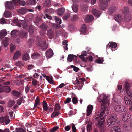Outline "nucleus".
Instances as JSON below:
<instances>
[{"label":"nucleus","instance_id":"f257e3e1","mask_svg":"<svg viewBox=\"0 0 132 132\" xmlns=\"http://www.w3.org/2000/svg\"><path fill=\"white\" fill-rule=\"evenodd\" d=\"M14 22L19 27H20L22 26V27L25 29L26 28L27 26V23L26 21L23 20H13Z\"/></svg>","mask_w":132,"mask_h":132},{"label":"nucleus","instance_id":"f03ea898","mask_svg":"<svg viewBox=\"0 0 132 132\" xmlns=\"http://www.w3.org/2000/svg\"><path fill=\"white\" fill-rule=\"evenodd\" d=\"M37 44L38 46L42 47L43 49L45 50L48 48V46L46 45V42L43 40L41 39L38 38L37 40Z\"/></svg>","mask_w":132,"mask_h":132},{"label":"nucleus","instance_id":"7ed1b4c3","mask_svg":"<svg viewBox=\"0 0 132 132\" xmlns=\"http://www.w3.org/2000/svg\"><path fill=\"white\" fill-rule=\"evenodd\" d=\"M130 87V85L128 83L127 81H126L125 84L124 89L126 90L128 95L130 97L132 98V91H130L129 92Z\"/></svg>","mask_w":132,"mask_h":132},{"label":"nucleus","instance_id":"20e7f679","mask_svg":"<svg viewBox=\"0 0 132 132\" xmlns=\"http://www.w3.org/2000/svg\"><path fill=\"white\" fill-rule=\"evenodd\" d=\"M5 6L7 9L9 10H12L14 8V6L15 5V3L13 2L12 1L10 2L7 1L6 2Z\"/></svg>","mask_w":132,"mask_h":132},{"label":"nucleus","instance_id":"39448f33","mask_svg":"<svg viewBox=\"0 0 132 132\" xmlns=\"http://www.w3.org/2000/svg\"><path fill=\"white\" fill-rule=\"evenodd\" d=\"M115 109L117 112L120 113L123 112L126 110L125 107L122 105L115 106Z\"/></svg>","mask_w":132,"mask_h":132},{"label":"nucleus","instance_id":"423d86ee","mask_svg":"<svg viewBox=\"0 0 132 132\" xmlns=\"http://www.w3.org/2000/svg\"><path fill=\"white\" fill-rule=\"evenodd\" d=\"M114 18L115 20L119 23L123 21L122 16L120 14L115 15L114 16Z\"/></svg>","mask_w":132,"mask_h":132},{"label":"nucleus","instance_id":"0eeeda50","mask_svg":"<svg viewBox=\"0 0 132 132\" xmlns=\"http://www.w3.org/2000/svg\"><path fill=\"white\" fill-rule=\"evenodd\" d=\"M31 9H28L25 7L21 8L19 9L18 11V13L22 14V15L25 14L28 11H30Z\"/></svg>","mask_w":132,"mask_h":132},{"label":"nucleus","instance_id":"6e6552de","mask_svg":"<svg viewBox=\"0 0 132 132\" xmlns=\"http://www.w3.org/2000/svg\"><path fill=\"white\" fill-rule=\"evenodd\" d=\"M47 34L49 38L50 39H51L54 37V33L53 30L50 29L47 31Z\"/></svg>","mask_w":132,"mask_h":132},{"label":"nucleus","instance_id":"1a4fd4ad","mask_svg":"<svg viewBox=\"0 0 132 132\" xmlns=\"http://www.w3.org/2000/svg\"><path fill=\"white\" fill-rule=\"evenodd\" d=\"M93 16L91 15H87L85 17V21L86 22H91L93 19Z\"/></svg>","mask_w":132,"mask_h":132},{"label":"nucleus","instance_id":"9d476101","mask_svg":"<svg viewBox=\"0 0 132 132\" xmlns=\"http://www.w3.org/2000/svg\"><path fill=\"white\" fill-rule=\"evenodd\" d=\"M92 13L95 16L99 17L101 15V12L99 10L94 9L92 10Z\"/></svg>","mask_w":132,"mask_h":132},{"label":"nucleus","instance_id":"9b49d317","mask_svg":"<svg viewBox=\"0 0 132 132\" xmlns=\"http://www.w3.org/2000/svg\"><path fill=\"white\" fill-rule=\"evenodd\" d=\"M122 14L124 15L130 14L129 12V9L128 7H125L122 10Z\"/></svg>","mask_w":132,"mask_h":132},{"label":"nucleus","instance_id":"f8f14e48","mask_svg":"<svg viewBox=\"0 0 132 132\" xmlns=\"http://www.w3.org/2000/svg\"><path fill=\"white\" fill-rule=\"evenodd\" d=\"M111 132H121V129L119 126H114L111 128Z\"/></svg>","mask_w":132,"mask_h":132},{"label":"nucleus","instance_id":"ddd939ff","mask_svg":"<svg viewBox=\"0 0 132 132\" xmlns=\"http://www.w3.org/2000/svg\"><path fill=\"white\" fill-rule=\"evenodd\" d=\"M53 55V53L52 50L49 49L46 52V55L47 57L50 58L52 57Z\"/></svg>","mask_w":132,"mask_h":132},{"label":"nucleus","instance_id":"4468645a","mask_svg":"<svg viewBox=\"0 0 132 132\" xmlns=\"http://www.w3.org/2000/svg\"><path fill=\"white\" fill-rule=\"evenodd\" d=\"M26 29L28 31L30 35H32L34 32L33 27L32 25H28Z\"/></svg>","mask_w":132,"mask_h":132},{"label":"nucleus","instance_id":"2eb2a0df","mask_svg":"<svg viewBox=\"0 0 132 132\" xmlns=\"http://www.w3.org/2000/svg\"><path fill=\"white\" fill-rule=\"evenodd\" d=\"M101 111V112L100 113V116H102L103 117H104V114H105V115H104V116H105L106 114H107L109 113V112L107 108L103 109H102Z\"/></svg>","mask_w":132,"mask_h":132},{"label":"nucleus","instance_id":"dca6fc26","mask_svg":"<svg viewBox=\"0 0 132 132\" xmlns=\"http://www.w3.org/2000/svg\"><path fill=\"white\" fill-rule=\"evenodd\" d=\"M110 118H109L107 121V124L108 125L110 126L114 125L115 123L116 120H114L113 118L111 119Z\"/></svg>","mask_w":132,"mask_h":132},{"label":"nucleus","instance_id":"f3484780","mask_svg":"<svg viewBox=\"0 0 132 132\" xmlns=\"http://www.w3.org/2000/svg\"><path fill=\"white\" fill-rule=\"evenodd\" d=\"M65 9L63 8H60L57 10V13L59 16L62 15L64 13Z\"/></svg>","mask_w":132,"mask_h":132},{"label":"nucleus","instance_id":"a211bd4d","mask_svg":"<svg viewBox=\"0 0 132 132\" xmlns=\"http://www.w3.org/2000/svg\"><path fill=\"white\" fill-rule=\"evenodd\" d=\"M79 80L81 81V82H80L79 80L76 79V83H78L79 85H81V88H80V89H81L82 87L83 84V82L85 81V79L83 78H80L79 79Z\"/></svg>","mask_w":132,"mask_h":132},{"label":"nucleus","instance_id":"6ab92c4d","mask_svg":"<svg viewBox=\"0 0 132 132\" xmlns=\"http://www.w3.org/2000/svg\"><path fill=\"white\" fill-rule=\"evenodd\" d=\"M21 54V53L20 51H17L14 54L13 59L14 60L17 59L20 56Z\"/></svg>","mask_w":132,"mask_h":132},{"label":"nucleus","instance_id":"aec40b11","mask_svg":"<svg viewBox=\"0 0 132 132\" xmlns=\"http://www.w3.org/2000/svg\"><path fill=\"white\" fill-rule=\"evenodd\" d=\"M93 107L92 105H89L87 108V116H89L91 113Z\"/></svg>","mask_w":132,"mask_h":132},{"label":"nucleus","instance_id":"412c9836","mask_svg":"<svg viewBox=\"0 0 132 132\" xmlns=\"http://www.w3.org/2000/svg\"><path fill=\"white\" fill-rule=\"evenodd\" d=\"M100 9L102 10H104L107 7V3H105L103 2V3H100Z\"/></svg>","mask_w":132,"mask_h":132},{"label":"nucleus","instance_id":"4be33fe9","mask_svg":"<svg viewBox=\"0 0 132 132\" xmlns=\"http://www.w3.org/2000/svg\"><path fill=\"white\" fill-rule=\"evenodd\" d=\"M7 35V32L4 30H2L0 32V39H2L3 38Z\"/></svg>","mask_w":132,"mask_h":132},{"label":"nucleus","instance_id":"5701e85b","mask_svg":"<svg viewBox=\"0 0 132 132\" xmlns=\"http://www.w3.org/2000/svg\"><path fill=\"white\" fill-rule=\"evenodd\" d=\"M116 9V7H114L110 8L108 10V13L110 15L112 14L115 11Z\"/></svg>","mask_w":132,"mask_h":132},{"label":"nucleus","instance_id":"b1692460","mask_svg":"<svg viewBox=\"0 0 132 132\" xmlns=\"http://www.w3.org/2000/svg\"><path fill=\"white\" fill-rule=\"evenodd\" d=\"M9 39V38L6 37L5 39L3 40L2 43L4 47H6L8 46V42Z\"/></svg>","mask_w":132,"mask_h":132},{"label":"nucleus","instance_id":"393cba45","mask_svg":"<svg viewBox=\"0 0 132 132\" xmlns=\"http://www.w3.org/2000/svg\"><path fill=\"white\" fill-rule=\"evenodd\" d=\"M40 28L43 31H46L47 29L48 26L44 23H43L40 26Z\"/></svg>","mask_w":132,"mask_h":132},{"label":"nucleus","instance_id":"a878e982","mask_svg":"<svg viewBox=\"0 0 132 132\" xmlns=\"http://www.w3.org/2000/svg\"><path fill=\"white\" fill-rule=\"evenodd\" d=\"M35 40L34 38H31L27 42V44L29 46H31L34 42Z\"/></svg>","mask_w":132,"mask_h":132},{"label":"nucleus","instance_id":"bb28decb","mask_svg":"<svg viewBox=\"0 0 132 132\" xmlns=\"http://www.w3.org/2000/svg\"><path fill=\"white\" fill-rule=\"evenodd\" d=\"M43 105L44 110L45 111H47L48 110L47 105L45 101H43Z\"/></svg>","mask_w":132,"mask_h":132},{"label":"nucleus","instance_id":"cd10ccee","mask_svg":"<svg viewBox=\"0 0 132 132\" xmlns=\"http://www.w3.org/2000/svg\"><path fill=\"white\" fill-rule=\"evenodd\" d=\"M27 34L26 33L23 31H20L19 34V36L22 38H24Z\"/></svg>","mask_w":132,"mask_h":132},{"label":"nucleus","instance_id":"c85d7f7f","mask_svg":"<svg viewBox=\"0 0 132 132\" xmlns=\"http://www.w3.org/2000/svg\"><path fill=\"white\" fill-rule=\"evenodd\" d=\"M99 120H98V122L97 124V125H100V124H103L104 122V117L101 116L99 118Z\"/></svg>","mask_w":132,"mask_h":132},{"label":"nucleus","instance_id":"c756f323","mask_svg":"<svg viewBox=\"0 0 132 132\" xmlns=\"http://www.w3.org/2000/svg\"><path fill=\"white\" fill-rule=\"evenodd\" d=\"M60 113L59 111H54L52 113L51 115V117L52 118H54L55 117L58 116L60 114Z\"/></svg>","mask_w":132,"mask_h":132},{"label":"nucleus","instance_id":"7c9ffc66","mask_svg":"<svg viewBox=\"0 0 132 132\" xmlns=\"http://www.w3.org/2000/svg\"><path fill=\"white\" fill-rule=\"evenodd\" d=\"M4 91L6 92H9L11 91V88L9 86H3Z\"/></svg>","mask_w":132,"mask_h":132},{"label":"nucleus","instance_id":"2f4dec72","mask_svg":"<svg viewBox=\"0 0 132 132\" xmlns=\"http://www.w3.org/2000/svg\"><path fill=\"white\" fill-rule=\"evenodd\" d=\"M75 56V55H69L67 58V59L69 62H71Z\"/></svg>","mask_w":132,"mask_h":132},{"label":"nucleus","instance_id":"473e14b6","mask_svg":"<svg viewBox=\"0 0 132 132\" xmlns=\"http://www.w3.org/2000/svg\"><path fill=\"white\" fill-rule=\"evenodd\" d=\"M130 117V115L129 114L128 116L127 115V116L125 115L123 117L122 120L126 122H127L129 120Z\"/></svg>","mask_w":132,"mask_h":132},{"label":"nucleus","instance_id":"72a5a7b5","mask_svg":"<svg viewBox=\"0 0 132 132\" xmlns=\"http://www.w3.org/2000/svg\"><path fill=\"white\" fill-rule=\"evenodd\" d=\"M40 55L38 53H33L31 57L32 58L34 59H35L37 57H40Z\"/></svg>","mask_w":132,"mask_h":132},{"label":"nucleus","instance_id":"f704fd0d","mask_svg":"<svg viewBox=\"0 0 132 132\" xmlns=\"http://www.w3.org/2000/svg\"><path fill=\"white\" fill-rule=\"evenodd\" d=\"M130 14L124 15V18L125 20L127 22H129L130 21Z\"/></svg>","mask_w":132,"mask_h":132},{"label":"nucleus","instance_id":"c9c22d12","mask_svg":"<svg viewBox=\"0 0 132 132\" xmlns=\"http://www.w3.org/2000/svg\"><path fill=\"white\" fill-rule=\"evenodd\" d=\"M78 7V6L76 4L73 5L72 6L73 11L75 12H76L77 11Z\"/></svg>","mask_w":132,"mask_h":132},{"label":"nucleus","instance_id":"e433bc0d","mask_svg":"<svg viewBox=\"0 0 132 132\" xmlns=\"http://www.w3.org/2000/svg\"><path fill=\"white\" fill-rule=\"evenodd\" d=\"M108 106V104L106 102H105L102 103L101 105V107L102 109L105 108H107V107Z\"/></svg>","mask_w":132,"mask_h":132},{"label":"nucleus","instance_id":"4c0bfd02","mask_svg":"<svg viewBox=\"0 0 132 132\" xmlns=\"http://www.w3.org/2000/svg\"><path fill=\"white\" fill-rule=\"evenodd\" d=\"M122 127L123 129L126 130H129L130 129V126L127 124H124L122 126Z\"/></svg>","mask_w":132,"mask_h":132},{"label":"nucleus","instance_id":"58836bf2","mask_svg":"<svg viewBox=\"0 0 132 132\" xmlns=\"http://www.w3.org/2000/svg\"><path fill=\"white\" fill-rule=\"evenodd\" d=\"M12 94L14 96L18 97L20 94V93L18 91L13 90L12 92Z\"/></svg>","mask_w":132,"mask_h":132},{"label":"nucleus","instance_id":"ea45409f","mask_svg":"<svg viewBox=\"0 0 132 132\" xmlns=\"http://www.w3.org/2000/svg\"><path fill=\"white\" fill-rule=\"evenodd\" d=\"M29 55L27 53H25L23 55L22 59L23 60L26 61L29 59Z\"/></svg>","mask_w":132,"mask_h":132},{"label":"nucleus","instance_id":"a19ab883","mask_svg":"<svg viewBox=\"0 0 132 132\" xmlns=\"http://www.w3.org/2000/svg\"><path fill=\"white\" fill-rule=\"evenodd\" d=\"M4 16L6 18L10 16L11 15V13L9 11H7L4 12Z\"/></svg>","mask_w":132,"mask_h":132},{"label":"nucleus","instance_id":"79ce46f5","mask_svg":"<svg viewBox=\"0 0 132 132\" xmlns=\"http://www.w3.org/2000/svg\"><path fill=\"white\" fill-rule=\"evenodd\" d=\"M17 32V31L16 30H14L12 31L11 34L12 36L14 38H15L16 37V33Z\"/></svg>","mask_w":132,"mask_h":132},{"label":"nucleus","instance_id":"37998d69","mask_svg":"<svg viewBox=\"0 0 132 132\" xmlns=\"http://www.w3.org/2000/svg\"><path fill=\"white\" fill-rule=\"evenodd\" d=\"M91 124V122H89L88 123L87 125V129L88 131H90L92 130Z\"/></svg>","mask_w":132,"mask_h":132},{"label":"nucleus","instance_id":"c03bdc74","mask_svg":"<svg viewBox=\"0 0 132 132\" xmlns=\"http://www.w3.org/2000/svg\"><path fill=\"white\" fill-rule=\"evenodd\" d=\"M46 79L47 81L50 83L51 84H53V81L52 80V77H51V78H50V77L49 76H47Z\"/></svg>","mask_w":132,"mask_h":132},{"label":"nucleus","instance_id":"a18cd8bd","mask_svg":"<svg viewBox=\"0 0 132 132\" xmlns=\"http://www.w3.org/2000/svg\"><path fill=\"white\" fill-rule=\"evenodd\" d=\"M52 26L55 29H59L61 27L59 24H53Z\"/></svg>","mask_w":132,"mask_h":132},{"label":"nucleus","instance_id":"49530a36","mask_svg":"<svg viewBox=\"0 0 132 132\" xmlns=\"http://www.w3.org/2000/svg\"><path fill=\"white\" fill-rule=\"evenodd\" d=\"M55 17V21L59 23V24H61V20L59 18L56 16H53Z\"/></svg>","mask_w":132,"mask_h":132},{"label":"nucleus","instance_id":"de8ad7c7","mask_svg":"<svg viewBox=\"0 0 132 132\" xmlns=\"http://www.w3.org/2000/svg\"><path fill=\"white\" fill-rule=\"evenodd\" d=\"M51 4V2L50 0H46L44 3V4L45 6L46 7L49 6Z\"/></svg>","mask_w":132,"mask_h":132},{"label":"nucleus","instance_id":"09e8293b","mask_svg":"<svg viewBox=\"0 0 132 132\" xmlns=\"http://www.w3.org/2000/svg\"><path fill=\"white\" fill-rule=\"evenodd\" d=\"M14 103L15 102L14 101L10 100L9 101L8 105L9 107H11L13 106Z\"/></svg>","mask_w":132,"mask_h":132},{"label":"nucleus","instance_id":"8fccbe9b","mask_svg":"<svg viewBox=\"0 0 132 132\" xmlns=\"http://www.w3.org/2000/svg\"><path fill=\"white\" fill-rule=\"evenodd\" d=\"M104 60L103 59V58H99L98 59H96L95 61L96 63H102Z\"/></svg>","mask_w":132,"mask_h":132},{"label":"nucleus","instance_id":"3c124183","mask_svg":"<svg viewBox=\"0 0 132 132\" xmlns=\"http://www.w3.org/2000/svg\"><path fill=\"white\" fill-rule=\"evenodd\" d=\"M109 118H110L111 119H112V118H113L114 120H116L117 119V116L114 114H112L111 117Z\"/></svg>","mask_w":132,"mask_h":132},{"label":"nucleus","instance_id":"603ef678","mask_svg":"<svg viewBox=\"0 0 132 132\" xmlns=\"http://www.w3.org/2000/svg\"><path fill=\"white\" fill-rule=\"evenodd\" d=\"M110 47L113 48H116L117 46V45L116 43H115L114 42L111 43L109 46Z\"/></svg>","mask_w":132,"mask_h":132},{"label":"nucleus","instance_id":"864d4df0","mask_svg":"<svg viewBox=\"0 0 132 132\" xmlns=\"http://www.w3.org/2000/svg\"><path fill=\"white\" fill-rule=\"evenodd\" d=\"M60 105L57 103L55 105L54 110L55 111H58L60 109Z\"/></svg>","mask_w":132,"mask_h":132},{"label":"nucleus","instance_id":"5fc2aeb1","mask_svg":"<svg viewBox=\"0 0 132 132\" xmlns=\"http://www.w3.org/2000/svg\"><path fill=\"white\" fill-rule=\"evenodd\" d=\"M87 6L86 5H84L81 7V11L82 12L86 11L87 9Z\"/></svg>","mask_w":132,"mask_h":132},{"label":"nucleus","instance_id":"6e6d98bb","mask_svg":"<svg viewBox=\"0 0 132 132\" xmlns=\"http://www.w3.org/2000/svg\"><path fill=\"white\" fill-rule=\"evenodd\" d=\"M16 132H25V130L22 128H16Z\"/></svg>","mask_w":132,"mask_h":132},{"label":"nucleus","instance_id":"4d7b16f0","mask_svg":"<svg viewBox=\"0 0 132 132\" xmlns=\"http://www.w3.org/2000/svg\"><path fill=\"white\" fill-rule=\"evenodd\" d=\"M40 103L39 98L38 97H37L36 99L35 103V104L37 105H38Z\"/></svg>","mask_w":132,"mask_h":132},{"label":"nucleus","instance_id":"13d9d810","mask_svg":"<svg viewBox=\"0 0 132 132\" xmlns=\"http://www.w3.org/2000/svg\"><path fill=\"white\" fill-rule=\"evenodd\" d=\"M41 20V18L40 17L37 16L35 22L36 23H38Z\"/></svg>","mask_w":132,"mask_h":132},{"label":"nucleus","instance_id":"bf43d9fd","mask_svg":"<svg viewBox=\"0 0 132 132\" xmlns=\"http://www.w3.org/2000/svg\"><path fill=\"white\" fill-rule=\"evenodd\" d=\"M15 46L13 44L11 43V47H10V50L12 52H13L14 50L15 49Z\"/></svg>","mask_w":132,"mask_h":132},{"label":"nucleus","instance_id":"052dcab7","mask_svg":"<svg viewBox=\"0 0 132 132\" xmlns=\"http://www.w3.org/2000/svg\"><path fill=\"white\" fill-rule=\"evenodd\" d=\"M59 128L58 126H55L53 127V128L50 130L51 132H54L57 130Z\"/></svg>","mask_w":132,"mask_h":132},{"label":"nucleus","instance_id":"680f3d73","mask_svg":"<svg viewBox=\"0 0 132 132\" xmlns=\"http://www.w3.org/2000/svg\"><path fill=\"white\" fill-rule=\"evenodd\" d=\"M72 101L74 104H76L78 102V100L77 98L75 97H73L72 98Z\"/></svg>","mask_w":132,"mask_h":132},{"label":"nucleus","instance_id":"e2e57ef3","mask_svg":"<svg viewBox=\"0 0 132 132\" xmlns=\"http://www.w3.org/2000/svg\"><path fill=\"white\" fill-rule=\"evenodd\" d=\"M70 16V15L69 14H65L63 17L64 20H67L69 18Z\"/></svg>","mask_w":132,"mask_h":132},{"label":"nucleus","instance_id":"0e129e2a","mask_svg":"<svg viewBox=\"0 0 132 132\" xmlns=\"http://www.w3.org/2000/svg\"><path fill=\"white\" fill-rule=\"evenodd\" d=\"M100 127V128L101 129V131L102 132V131L103 132L105 130V129H104V128L103 127V126H104V125L103 124H100V125H98Z\"/></svg>","mask_w":132,"mask_h":132},{"label":"nucleus","instance_id":"69168bd1","mask_svg":"<svg viewBox=\"0 0 132 132\" xmlns=\"http://www.w3.org/2000/svg\"><path fill=\"white\" fill-rule=\"evenodd\" d=\"M5 118L6 119L5 120V123L6 124H8L10 122V120L9 119V118L7 116H5Z\"/></svg>","mask_w":132,"mask_h":132},{"label":"nucleus","instance_id":"338daca9","mask_svg":"<svg viewBox=\"0 0 132 132\" xmlns=\"http://www.w3.org/2000/svg\"><path fill=\"white\" fill-rule=\"evenodd\" d=\"M78 16L76 15H73L72 18L71 19L72 21H73L76 20H77L78 19Z\"/></svg>","mask_w":132,"mask_h":132},{"label":"nucleus","instance_id":"774afa93","mask_svg":"<svg viewBox=\"0 0 132 132\" xmlns=\"http://www.w3.org/2000/svg\"><path fill=\"white\" fill-rule=\"evenodd\" d=\"M72 127L73 132H76V129L75 127V125L73 124H72Z\"/></svg>","mask_w":132,"mask_h":132}]
</instances>
